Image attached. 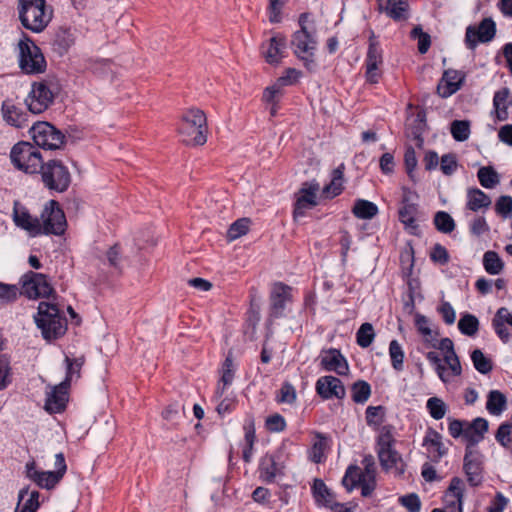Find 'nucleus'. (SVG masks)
Returning a JSON list of instances; mask_svg holds the SVG:
<instances>
[{"label":"nucleus","mask_w":512,"mask_h":512,"mask_svg":"<svg viewBox=\"0 0 512 512\" xmlns=\"http://www.w3.org/2000/svg\"><path fill=\"white\" fill-rule=\"evenodd\" d=\"M40 494L38 491L29 493V489L22 488L18 495V504L14 512H36L40 506Z\"/></svg>","instance_id":"2f4dec72"},{"label":"nucleus","mask_w":512,"mask_h":512,"mask_svg":"<svg viewBox=\"0 0 512 512\" xmlns=\"http://www.w3.org/2000/svg\"><path fill=\"white\" fill-rule=\"evenodd\" d=\"M39 219L43 227L42 234L62 235L65 232L67 225L65 214L57 201L50 200L44 206Z\"/></svg>","instance_id":"ddd939ff"},{"label":"nucleus","mask_w":512,"mask_h":512,"mask_svg":"<svg viewBox=\"0 0 512 512\" xmlns=\"http://www.w3.org/2000/svg\"><path fill=\"white\" fill-rule=\"evenodd\" d=\"M20 71L26 75H38L46 71L47 62L41 49L24 32L15 48Z\"/></svg>","instance_id":"f03ea898"},{"label":"nucleus","mask_w":512,"mask_h":512,"mask_svg":"<svg viewBox=\"0 0 512 512\" xmlns=\"http://www.w3.org/2000/svg\"><path fill=\"white\" fill-rule=\"evenodd\" d=\"M402 192L401 206L398 210L399 220L408 233L418 235L420 231L417 223L418 195L408 188H403Z\"/></svg>","instance_id":"f8f14e48"},{"label":"nucleus","mask_w":512,"mask_h":512,"mask_svg":"<svg viewBox=\"0 0 512 512\" xmlns=\"http://www.w3.org/2000/svg\"><path fill=\"white\" fill-rule=\"evenodd\" d=\"M426 129V115L423 110H417L406 119V136L415 141L417 147L423 144L422 134Z\"/></svg>","instance_id":"a878e982"},{"label":"nucleus","mask_w":512,"mask_h":512,"mask_svg":"<svg viewBox=\"0 0 512 512\" xmlns=\"http://www.w3.org/2000/svg\"><path fill=\"white\" fill-rule=\"evenodd\" d=\"M54 97L55 92L51 83L47 81L34 82L25 103L31 113L40 114L53 103Z\"/></svg>","instance_id":"4468645a"},{"label":"nucleus","mask_w":512,"mask_h":512,"mask_svg":"<svg viewBox=\"0 0 512 512\" xmlns=\"http://www.w3.org/2000/svg\"><path fill=\"white\" fill-rule=\"evenodd\" d=\"M496 34V24L491 18L483 19L478 26H468L465 41L470 49L478 43L490 42Z\"/></svg>","instance_id":"a211bd4d"},{"label":"nucleus","mask_w":512,"mask_h":512,"mask_svg":"<svg viewBox=\"0 0 512 512\" xmlns=\"http://www.w3.org/2000/svg\"><path fill=\"white\" fill-rule=\"evenodd\" d=\"M17 11L22 26L33 33L42 32L53 16L46 0H18Z\"/></svg>","instance_id":"f257e3e1"},{"label":"nucleus","mask_w":512,"mask_h":512,"mask_svg":"<svg viewBox=\"0 0 512 512\" xmlns=\"http://www.w3.org/2000/svg\"><path fill=\"white\" fill-rule=\"evenodd\" d=\"M383 63L382 49L373 31L370 33L368 51L366 55V79L369 83H378Z\"/></svg>","instance_id":"dca6fc26"},{"label":"nucleus","mask_w":512,"mask_h":512,"mask_svg":"<svg viewBox=\"0 0 512 512\" xmlns=\"http://www.w3.org/2000/svg\"><path fill=\"white\" fill-rule=\"evenodd\" d=\"M361 475L359 474V468L357 466H349L342 479L343 486L348 492H351L360 482Z\"/></svg>","instance_id":"4d7b16f0"},{"label":"nucleus","mask_w":512,"mask_h":512,"mask_svg":"<svg viewBox=\"0 0 512 512\" xmlns=\"http://www.w3.org/2000/svg\"><path fill=\"white\" fill-rule=\"evenodd\" d=\"M507 404V397L503 392L499 390H491L488 392L486 410L490 415L496 417L501 416L506 411Z\"/></svg>","instance_id":"473e14b6"},{"label":"nucleus","mask_w":512,"mask_h":512,"mask_svg":"<svg viewBox=\"0 0 512 512\" xmlns=\"http://www.w3.org/2000/svg\"><path fill=\"white\" fill-rule=\"evenodd\" d=\"M439 343L438 351H430L427 353L426 358L437 372L439 378L446 383L448 381V374L443 363H448V338H443Z\"/></svg>","instance_id":"c85d7f7f"},{"label":"nucleus","mask_w":512,"mask_h":512,"mask_svg":"<svg viewBox=\"0 0 512 512\" xmlns=\"http://www.w3.org/2000/svg\"><path fill=\"white\" fill-rule=\"evenodd\" d=\"M285 468V455L282 450L266 453L259 461V479L267 484L274 483L276 478L285 475Z\"/></svg>","instance_id":"9b49d317"},{"label":"nucleus","mask_w":512,"mask_h":512,"mask_svg":"<svg viewBox=\"0 0 512 512\" xmlns=\"http://www.w3.org/2000/svg\"><path fill=\"white\" fill-rule=\"evenodd\" d=\"M244 445L242 448V458L246 463L251 462L256 440L254 419L249 417L244 422Z\"/></svg>","instance_id":"72a5a7b5"},{"label":"nucleus","mask_w":512,"mask_h":512,"mask_svg":"<svg viewBox=\"0 0 512 512\" xmlns=\"http://www.w3.org/2000/svg\"><path fill=\"white\" fill-rule=\"evenodd\" d=\"M69 385L67 382H61L58 385L51 388L50 392L47 393L45 408L50 413L62 412L68 401V389Z\"/></svg>","instance_id":"393cba45"},{"label":"nucleus","mask_w":512,"mask_h":512,"mask_svg":"<svg viewBox=\"0 0 512 512\" xmlns=\"http://www.w3.org/2000/svg\"><path fill=\"white\" fill-rule=\"evenodd\" d=\"M395 442L393 427L383 426L376 440V452L380 465L384 470L394 469L398 474H402L404 464L401 455L394 447Z\"/></svg>","instance_id":"39448f33"},{"label":"nucleus","mask_w":512,"mask_h":512,"mask_svg":"<svg viewBox=\"0 0 512 512\" xmlns=\"http://www.w3.org/2000/svg\"><path fill=\"white\" fill-rule=\"evenodd\" d=\"M266 428L270 432H282L286 428V421L280 414H273L267 417Z\"/></svg>","instance_id":"69168bd1"},{"label":"nucleus","mask_w":512,"mask_h":512,"mask_svg":"<svg viewBox=\"0 0 512 512\" xmlns=\"http://www.w3.org/2000/svg\"><path fill=\"white\" fill-rule=\"evenodd\" d=\"M1 115L3 120L12 127L24 128L28 125V114L10 99L2 102Z\"/></svg>","instance_id":"b1692460"},{"label":"nucleus","mask_w":512,"mask_h":512,"mask_svg":"<svg viewBox=\"0 0 512 512\" xmlns=\"http://www.w3.org/2000/svg\"><path fill=\"white\" fill-rule=\"evenodd\" d=\"M465 491L463 480L458 477L450 481V512H462V498Z\"/></svg>","instance_id":"c9c22d12"},{"label":"nucleus","mask_w":512,"mask_h":512,"mask_svg":"<svg viewBox=\"0 0 512 512\" xmlns=\"http://www.w3.org/2000/svg\"><path fill=\"white\" fill-rule=\"evenodd\" d=\"M19 293L20 291L16 285L0 282V301L6 303L13 302Z\"/></svg>","instance_id":"0e129e2a"},{"label":"nucleus","mask_w":512,"mask_h":512,"mask_svg":"<svg viewBox=\"0 0 512 512\" xmlns=\"http://www.w3.org/2000/svg\"><path fill=\"white\" fill-rule=\"evenodd\" d=\"M45 188L49 191L63 193L71 184V174L62 161L51 159L43 162L39 172Z\"/></svg>","instance_id":"6e6552de"},{"label":"nucleus","mask_w":512,"mask_h":512,"mask_svg":"<svg viewBox=\"0 0 512 512\" xmlns=\"http://www.w3.org/2000/svg\"><path fill=\"white\" fill-rule=\"evenodd\" d=\"M495 440L501 447L512 453V422L506 421L498 426Z\"/></svg>","instance_id":"de8ad7c7"},{"label":"nucleus","mask_w":512,"mask_h":512,"mask_svg":"<svg viewBox=\"0 0 512 512\" xmlns=\"http://www.w3.org/2000/svg\"><path fill=\"white\" fill-rule=\"evenodd\" d=\"M35 322L45 339H55L65 332L64 320L60 317L56 305L40 302Z\"/></svg>","instance_id":"1a4fd4ad"},{"label":"nucleus","mask_w":512,"mask_h":512,"mask_svg":"<svg viewBox=\"0 0 512 512\" xmlns=\"http://www.w3.org/2000/svg\"><path fill=\"white\" fill-rule=\"evenodd\" d=\"M291 301V288L282 283L273 284L270 292V314L272 317L279 318L284 315L286 305Z\"/></svg>","instance_id":"412c9836"},{"label":"nucleus","mask_w":512,"mask_h":512,"mask_svg":"<svg viewBox=\"0 0 512 512\" xmlns=\"http://www.w3.org/2000/svg\"><path fill=\"white\" fill-rule=\"evenodd\" d=\"M477 177L481 186L486 189H493L500 182L498 173L491 166L481 167L477 172Z\"/></svg>","instance_id":"49530a36"},{"label":"nucleus","mask_w":512,"mask_h":512,"mask_svg":"<svg viewBox=\"0 0 512 512\" xmlns=\"http://www.w3.org/2000/svg\"><path fill=\"white\" fill-rule=\"evenodd\" d=\"M410 37L413 40H417V47L419 53L425 54L429 50L431 45L430 35L424 32L420 25H417L412 29Z\"/></svg>","instance_id":"5fc2aeb1"},{"label":"nucleus","mask_w":512,"mask_h":512,"mask_svg":"<svg viewBox=\"0 0 512 512\" xmlns=\"http://www.w3.org/2000/svg\"><path fill=\"white\" fill-rule=\"evenodd\" d=\"M426 407L431 417L436 420L442 419L445 415V404L441 399L437 397L429 398L427 400Z\"/></svg>","instance_id":"052dcab7"},{"label":"nucleus","mask_w":512,"mask_h":512,"mask_svg":"<svg viewBox=\"0 0 512 512\" xmlns=\"http://www.w3.org/2000/svg\"><path fill=\"white\" fill-rule=\"evenodd\" d=\"M471 360L474 368L481 374H488L492 370L491 360L480 349L472 351Z\"/></svg>","instance_id":"864d4df0"},{"label":"nucleus","mask_w":512,"mask_h":512,"mask_svg":"<svg viewBox=\"0 0 512 512\" xmlns=\"http://www.w3.org/2000/svg\"><path fill=\"white\" fill-rule=\"evenodd\" d=\"M234 379V368H233V362L232 359L227 357L223 363L222 366V375L220 378V383L217 386V389L215 391V397L217 399H220L226 387L230 386Z\"/></svg>","instance_id":"a19ab883"},{"label":"nucleus","mask_w":512,"mask_h":512,"mask_svg":"<svg viewBox=\"0 0 512 512\" xmlns=\"http://www.w3.org/2000/svg\"><path fill=\"white\" fill-rule=\"evenodd\" d=\"M463 469L467 481L471 486H478L482 482V455L478 449H465Z\"/></svg>","instance_id":"aec40b11"},{"label":"nucleus","mask_w":512,"mask_h":512,"mask_svg":"<svg viewBox=\"0 0 512 512\" xmlns=\"http://www.w3.org/2000/svg\"><path fill=\"white\" fill-rule=\"evenodd\" d=\"M460 332L466 336H474L479 329V321L472 314L463 315L458 321Z\"/></svg>","instance_id":"603ef678"},{"label":"nucleus","mask_w":512,"mask_h":512,"mask_svg":"<svg viewBox=\"0 0 512 512\" xmlns=\"http://www.w3.org/2000/svg\"><path fill=\"white\" fill-rule=\"evenodd\" d=\"M320 189L316 181L306 182L296 194L293 215L297 219L303 217L307 210L317 205V193Z\"/></svg>","instance_id":"f3484780"},{"label":"nucleus","mask_w":512,"mask_h":512,"mask_svg":"<svg viewBox=\"0 0 512 512\" xmlns=\"http://www.w3.org/2000/svg\"><path fill=\"white\" fill-rule=\"evenodd\" d=\"M483 267L490 275H498L504 268V262L495 251H486L483 255Z\"/></svg>","instance_id":"c03bdc74"},{"label":"nucleus","mask_w":512,"mask_h":512,"mask_svg":"<svg viewBox=\"0 0 512 512\" xmlns=\"http://www.w3.org/2000/svg\"><path fill=\"white\" fill-rule=\"evenodd\" d=\"M400 503L409 512H419L421 509V501L417 494L411 493L404 495L400 498Z\"/></svg>","instance_id":"774afa93"},{"label":"nucleus","mask_w":512,"mask_h":512,"mask_svg":"<svg viewBox=\"0 0 512 512\" xmlns=\"http://www.w3.org/2000/svg\"><path fill=\"white\" fill-rule=\"evenodd\" d=\"M408 7V0H388L384 11L394 21H401L408 18Z\"/></svg>","instance_id":"58836bf2"},{"label":"nucleus","mask_w":512,"mask_h":512,"mask_svg":"<svg viewBox=\"0 0 512 512\" xmlns=\"http://www.w3.org/2000/svg\"><path fill=\"white\" fill-rule=\"evenodd\" d=\"M351 391L352 400L355 403L363 404L369 399L371 395V386L364 380H358L352 385Z\"/></svg>","instance_id":"09e8293b"},{"label":"nucleus","mask_w":512,"mask_h":512,"mask_svg":"<svg viewBox=\"0 0 512 512\" xmlns=\"http://www.w3.org/2000/svg\"><path fill=\"white\" fill-rule=\"evenodd\" d=\"M65 362L67 364V371H66V377L62 382H67V385L70 386V383L74 377L75 378L80 377V369L82 366V362L78 359L71 360L69 357L65 358Z\"/></svg>","instance_id":"680f3d73"},{"label":"nucleus","mask_w":512,"mask_h":512,"mask_svg":"<svg viewBox=\"0 0 512 512\" xmlns=\"http://www.w3.org/2000/svg\"><path fill=\"white\" fill-rule=\"evenodd\" d=\"M495 212L505 219L510 218L512 216V197L500 196L495 203Z\"/></svg>","instance_id":"bf43d9fd"},{"label":"nucleus","mask_w":512,"mask_h":512,"mask_svg":"<svg viewBox=\"0 0 512 512\" xmlns=\"http://www.w3.org/2000/svg\"><path fill=\"white\" fill-rule=\"evenodd\" d=\"M429 256L434 264L443 265L448 261L446 248L438 243L431 248Z\"/></svg>","instance_id":"338daca9"},{"label":"nucleus","mask_w":512,"mask_h":512,"mask_svg":"<svg viewBox=\"0 0 512 512\" xmlns=\"http://www.w3.org/2000/svg\"><path fill=\"white\" fill-rule=\"evenodd\" d=\"M510 91L504 87L494 93L493 97V113L499 121L508 119V98Z\"/></svg>","instance_id":"f704fd0d"},{"label":"nucleus","mask_w":512,"mask_h":512,"mask_svg":"<svg viewBox=\"0 0 512 512\" xmlns=\"http://www.w3.org/2000/svg\"><path fill=\"white\" fill-rule=\"evenodd\" d=\"M13 219L16 226L26 230L31 236L41 235L43 227L38 217L32 216L25 207H14Z\"/></svg>","instance_id":"bb28decb"},{"label":"nucleus","mask_w":512,"mask_h":512,"mask_svg":"<svg viewBox=\"0 0 512 512\" xmlns=\"http://www.w3.org/2000/svg\"><path fill=\"white\" fill-rule=\"evenodd\" d=\"M423 446L426 448L428 457L432 461H438L445 453L442 436L433 429L427 430L423 439Z\"/></svg>","instance_id":"c756f323"},{"label":"nucleus","mask_w":512,"mask_h":512,"mask_svg":"<svg viewBox=\"0 0 512 512\" xmlns=\"http://www.w3.org/2000/svg\"><path fill=\"white\" fill-rule=\"evenodd\" d=\"M36 147L45 150L61 149L65 143L63 132L48 122H37L29 130Z\"/></svg>","instance_id":"9d476101"},{"label":"nucleus","mask_w":512,"mask_h":512,"mask_svg":"<svg viewBox=\"0 0 512 512\" xmlns=\"http://www.w3.org/2000/svg\"><path fill=\"white\" fill-rule=\"evenodd\" d=\"M320 366L328 372H335L340 376H346L349 373V364L340 350L335 348L321 350L319 357Z\"/></svg>","instance_id":"6ab92c4d"},{"label":"nucleus","mask_w":512,"mask_h":512,"mask_svg":"<svg viewBox=\"0 0 512 512\" xmlns=\"http://www.w3.org/2000/svg\"><path fill=\"white\" fill-rule=\"evenodd\" d=\"M489 423L485 418L477 417L472 421L452 420L450 421V436L460 438L466 445L465 449H476L487 433Z\"/></svg>","instance_id":"0eeeda50"},{"label":"nucleus","mask_w":512,"mask_h":512,"mask_svg":"<svg viewBox=\"0 0 512 512\" xmlns=\"http://www.w3.org/2000/svg\"><path fill=\"white\" fill-rule=\"evenodd\" d=\"M491 205L490 197L480 189H470L467 194V206L472 211L488 208Z\"/></svg>","instance_id":"79ce46f5"},{"label":"nucleus","mask_w":512,"mask_h":512,"mask_svg":"<svg viewBox=\"0 0 512 512\" xmlns=\"http://www.w3.org/2000/svg\"><path fill=\"white\" fill-rule=\"evenodd\" d=\"M26 477L34 482L39 488L51 490L61 481L52 471L39 470L34 460L25 465Z\"/></svg>","instance_id":"5701e85b"},{"label":"nucleus","mask_w":512,"mask_h":512,"mask_svg":"<svg viewBox=\"0 0 512 512\" xmlns=\"http://www.w3.org/2000/svg\"><path fill=\"white\" fill-rule=\"evenodd\" d=\"M415 326L417 327L419 333L422 334L426 342H429L433 347L437 346V332L431 328L430 322L425 316L416 314Z\"/></svg>","instance_id":"37998d69"},{"label":"nucleus","mask_w":512,"mask_h":512,"mask_svg":"<svg viewBox=\"0 0 512 512\" xmlns=\"http://www.w3.org/2000/svg\"><path fill=\"white\" fill-rule=\"evenodd\" d=\"M9 157L13 167L26 174H38L44 162L38 147L28 141L14 144Z\"/></svg>","instance_id":"423d86ee"},{"label":"nucleus","mask_w":512,"mask_h":512,"mask_svg":"<svg viewBox=\"0 0 512 512\" xmlns=\"http://www.w3.org/2000/svg\"><path fill=\"white\" fill-rule=\"evenodd\" d=\"M249 230V220L246 218L236 220L227 231L229 240H235L245 235Z\"/></svg>","instance_id":"13d9d810"},{"label":"nucleus","mask_w":512,"mask_h":512,"mask_svg":"<svg viewBox=\"0 0 512 512\" xmlns=\"http://www.w3.org/2000/svg\"><path fill=\"white\" fill-rule=\"evenodd\" d=\"M378 212L377 205L365 199L355 200L352 207V213L358 219H372Z\"/></svg>","instance_id":"ea45409f"},{"label":"nucleus","mask_w":512,"mask_h":512,"mask_svg":"<svg viewBox=\"0 0 512 512\" xmlns=\"http://www.w3.org/2000/svg\"><path fill=\"white\" fill-rule=\"evenodd\" d=\"M389 356L394 370L402 371L404 368V351L397 340H392L389 344Z\"/></svg>","instance_id":"3c124183"},{"label":"nucleus","mask_w":512,"mask_h":512,"mask_svg":"<svg viewBox=\"0 0 512 512\" xmlns=\"http://www.w3.org/2000/svg\"><path fill=\"white\" fill-rule=\"evenodd\" d=\"M277 402L292 404L296 400V390L290 383H284L277 395Z\"/></svg>","instance_id":"e2e57ef3"},{"label":"nucleus","mask_w":512,"mask_h":512,"mask_svg":"<svg viewBox=\"0 0 512 512\" xmlns=\"http://www.w3.org/2000/svg\"><path fill=\"white\" fill-rule=\"evenodd\" d=\"M309 14L299 16L300 29L295 31L291 39V48L294 54L303 61L304 66L311 69L314 66V53L317 48L315 29L308 26Z\"/></svg>","instance_id":"7ed1b4c3"},{"label":"nucleus","mask_w":512,"mask_h":512,"mask_svg":"<svg viewBox=\"0 0 512 512\" xmlns=\"http://www.w3.org/2000/svg\"><path fill=\"white\" fill-rule=\"evenodd\" d=\"M20 294L30 299L49 297L54 289L45 274L29 271L21 278Z\"/></svg>","instance_id":"2eb2a0df"},{"label":"nucleus","mask_w":512,"mask_h":512,"mask_svg":"<svg viewBox=\"0 0 512 512\" xmlns=\"http://www.w3.org/2000/svg\"><path fill=\"white\" fill-rule=\"evenodd\" d=\"M207 118L205 113L197 108L186 111L179 125V134L187 145H204L207 141Z\"/></svg>","instance_id":"20e7f679"},{"label":"nucleus","mask_w":512,"mask_h":512,"mask_svg":"<svg viewBox=\"0 0 512 512\" xmlns=\"http://www.w3.org/2000/svg\"><path fill=\"white\" fill-rule=\"evenodd\" d=\"M285 48V37L281 35H276L269 40L267 48L263 50V55L269 64H277L283 57V52Z\"/></svg>","instance_id":"7c9ffc66"},{"label":"nucleus","mask_w":512,"mask_h":512,"mask_svg":"<svg viewBox=\"0 0 512 512\" xmlns=\"http://www.w3.org/2000/svg\"><path fill=\"white\" fill-rule=\"evenodd\" d=\"M12 383V368L10 359L5 354H0V391L6 389Z\"/></svg>","instance_id":"6e6d98bb"},{"label":"nucleus","mask_w":512,"mask_h":512,"mask_svg":"<svg viewBox=\"0 0 512 512\" xmlns=\"http://www.w3.org/2000/svg\"><path fill=\"white\" fill-rule=\"evenodd\" d=\"M450 134L458 142H464L471 135V122L469 120H454L450 123Z\"/></svg>","instance_id":"a18cd8bd"},{"label":"nucleus","mask_w":512,"mask_h":512,"mask_svg":"<svg viewBox=\"0 0 512 512\" xmlns=\"http://www.w3.org/2000/svg\"><path fill=\"white\" fill-rule=\"evenodd\" d=\"M375 338L374 328L371 323H363L356 332V342L362 348L369 347Z\"/></svg>","instance_id":"8fccbe9b"},{"label":"nucleus","mask_w":512,"mask_h":512,"mask_svg":"<svg viewBox=\"0 0 512 512\" xmlns=\"http://www.w3.org/2000/svg\"><path fill=\"white\" fill-rule=\"evenodd\" d=\"M344 164H340L337 168L332 171V179L328 185L323 189V193L327 197L333 198L340 195L343 191L344 182Z\"/></svg>","instance_id":"e433bc0d"},{"label":"nucleus","mask_w":512,"mask_h":512,"mask_svg":"<svg viewBox=\"0 0 512 512\" xmlns=\"http://www.w3.org/2000/svg\"><path fill=\"white\" fill-rule=\"evenodd\" d=\"M508 326L512 328V312L506 307H501L496 311L492 319V327L503 343H508L512 340V334Z\"/></svg>","instance_id":"cd10ccee"},{"label":"nucleus","mask_w":512,"mask_h":512,"mask_svg":"<svg viewBox=\"0 0 512 512\" xmlns=\"http://www.w3.org/2000/svg\"><path fill=\"white\" fill-rule=\"evenodd\" d=\"M315 390L322 399H343L346 395L345 387L340 379L332 375L321 376L315 384Z\"/></svg>","instance_id":"4be33fe9"},{"label":"nucleus","mask_w":512,"mask_h":512,"mask_svg":"<svg viewBox=\"0 0 512 512\" xmlns=\"http://www.w3.org/2000/svg\"><path fill=\"white\" fill-rule=\"evenodd\" d=\"M312 492L315 500L325 507L332 508L336 504L333 493L321 479L314 480Z\"/></svg>","instance_id":"4c0bfd02"}]
</instances>
